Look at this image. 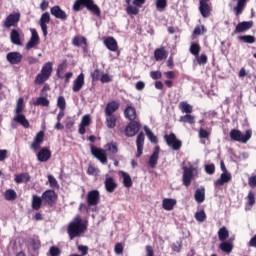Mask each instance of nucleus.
<instances>
[{
  "instance_id": "1",
  "label": "nucleus",
  "mask_w": 256,
  "mask_h": 256,
  "mask_svg": "<svg viewBox=\"0 0 256 256\" xmlns=\"http://www.w3.org/2000/svg\"><path fill=\"white\" fill-rule=\"evenodd\" d=\"M87 231V222H83V219L80 215H77L67 226V234L70 241L77 239Z\"/></svg>"
},
{
  "instance_id": "2",
  "label": "nucleus",
  "mask_w": 256,
  "mask_h": 256,
  "mask_svg": "<svg viewBox=\"0 0 256 256\" xmlns=\"http://www.w3.org/2000/svg\"><path fill=\"white\" fill-rule=\"evenodd\" d=\"M85 8H87L93 15H96V17H101V8L95 4L94 0H75L72 6L73 11L76 13H78V11H83Z\"/></svg>"
},
{
  "instance_id": "3",
  "label": "nucleus",
  "mask_w": 256,
  "mask_h": 256,
  "mask_svg": "<svg viewBox=\"0 0 256 256\" xmlns=\"http://www.w3.org/2000/svg\"><path fill=\"white\" fill-rule=\"evenodd\" d=\"M24 109L25 104H23V98H19L15 109L16 115L14 116L13 121H15V123H19V125H22L24 129H29L31 125L29 124V120H27L25 117V114H23Z\"/></svg>"
},
{
  "instance_id": "4",
  "label": "nucleus",
  "mask_w": 256,
  "mask_h": 256,
  "mask_svg": "<svg viewBox=\"0 0 256 256\" xmlns=\"http://www.w3.org/2000/svg\"><path fill=\"white\" fill-rule=\"evenodd\" d=\"M53 73V63L52 62H46L40 71L39 74L35 77L34 83L35 85H43L45 81H49V77H51V74Z\"/></svg>"
},
{
  "instance_id": "5",
  "label": "nucleus",
  "mask_w": 256,
  "mask_h": 256,
  "mask_svg": "<svg viewBox=\"0 0 256 256\" xmlns=\"http://www.w3.org/2000/svg\"><path fill=\"white\" fill-rule=\"evenodd\" d=\"M230 139L232 141H237L238 143H247L249 139L253 136V131L251 129L246 130L245 134L241 132V130L232 129L229 133Z\"/></svg>"
},
{
  "instance_id": "6",
  "label": "nucleus",
  "mask_w": 256,
  "mask_h": 256,
  "mask_svg": "<svg viewBox=\"0 0 256 256\" xmlns=\"http://www.w3.org/2000/svg\"><path fill=\"white\" fill-rule=\"evenodd\" d=\"M164 140L166 142V145H168V147H171L173 151H179L181 147H183V142L177 139V135H175V133L164 135Z\"/></svg>"
},
{
  "instance_id": "7",
  "label": "nucleus",
  "mask_w": 256,
  "mask_h": 256,
  "mask_svg": "<svg viewBox=\"0 0 256 256\" xmlns=\"http://www.w3.org/2000/svg\"><path fill=\"white\" fill-rule=\"evenodd\" d=\"M182 171H183L182 183H183L184 187H190L191 182L193 181V177H194L193 173L195 172V167L183 166Z\"/></svg>"
},
{
  "instance_id": "8",
  "label": "nucleus",
  "mask_w": 256,
  "mask_h": 256,
  "mask_svg": "<svg viewBox=\"0 0 256 256\" xmlns=\"http://www.w3.org/2000/svg\"><path fill=\"white\" fill-rule=\"evenodd\" d=\"M20 21L21 13H11L6 17L5 21L3 22V26L5 27V29H11V27H17Z\"/></svg>"
},
{
  "instance_id": "9",
  "label": "nucleus",
  "mask_w": 256,
  "mask_h": 256,
  "mask_svg": "<svg viewBox=\"0 0 256 256\" xmlns=\"http://www.w3.org/2000/svg\"><path fill=\"white\" fill-rule=\"evenodd\" d=\"M58 195L55 190L48 189L42 193V200L48 207H53L57 203Z\"/></svg>"
},
{
  "instance_id": "10",
  "label": "nucleus",
  "mask_w": 256,
  "mask_h": 256,
  "mask_svg": "<svg viewBox=\"0 0 256 256\" xmlns=\"http://www.w3.org/2000/svg\"><path fill=\"white\" fill-rule=\"evenodd\" d=\"M139 131H141V123L134 120L130 121V123L125 127L124 134L126 137H135Z\"/></svg>"
},
{
  "instance_id": "11",
  "label": "nucleus",
  "mask_w": 256,
  "mask_h": 256,
  "mask_svg": "<svg viewBox=\"0 0 256 256\" xmlns=\"http://www.w3.org/2000/svg\"><path fill=\"white\" fill-rule=\"evenodd\" d=\"M90 149L93 157L98 159L100 163H103V164L107 163V151L105 149L95 147V145L93 144L90 145Z\"/></svg>"
},
{
  "instance_id": "12",
  "label": "nucleus",
  "mask_w": 256,
  "mask_h": 256,
  "mask_svg": "<svg viewBox=\"0 0 256 256\" xmlns=\"http://www.w3.org/2000/svg\"><path fill=\"white\" fill-rule=\"evenodd\" d=\"M43 141H45V132L41 130L34 137V140L30 145V149H32L34 153H37V151L41 149V145H43Z\"/></svg>"
},
{
  "instance_id": "13",
  "label": "nucleus",
  "mask_w": 256,
  "mask_h": 256,
  "mask_svg": "<svg viewBox=\"0 0 256 256\" xmlns=\"http://www.w3.org/2000/svg\"><path fill=\"white\" fill-rule=\"evenodd\" d=\"M100 199L101 195L99 194V190L89 191L86 197L88 207H95L99 205Z\"/></svg>"
},
{
  "instance_id": "14",
  "label": "nucleus",
  "mask_w": 256,
  "mask_h": 256,
  "mask_svg": "<svg viewBox=\"0 0 256 256\" xmlns=\"http://www.w3.org/2000/svg\"><path fill=\"white\" fill-rule=\"evenodd\" d=\"M50 13L55 17V19H60V21H67V12L61 9V6L56 5L50 8Z\"/></svg>"
},
{
  "instance_id": "15",
  "label": "nucleus",
  "mask_w": 256,
  "mask_h": 256,
  "mask_svg": "<svg viewBox=\"0 0 256 256\" xmlns=\"http://www.w3.org/2000/svg\"><path fill=\"white\" fill-rule=\"evenodd\" d=\"M48 23H51V15L49 14V12H45L40 17V27L42 29V33H43L44 37H47V35H49V32L47 31Z\"/></svg>"
},
{
  "instance_id": "16",
  "label": "nucleus",
  "mask_w": 256,
  "mask_h": 256,
  "mask_svg": "<svg viewBox=\"0 0 256 256\" xmlns=\"http://www.w3.org/2000/svg\"><path fill=\"white\" fill-rule=\"evenodd\" d=\"M6 60L10 65H19L23 61V54L20 52H9L6 55Z\"/></svg>"
},
{
  "instance_id": "17",
  "label": "nucleus",
  "mask_w": 256,
  "mask_h": 256,
  "mask_svg": "<svg viewBox=\"0 0 256 256\" xmlns=\"http://www.w3.org/2000/svg\"><path fill=\"white\" fill-rule=\"evenodd\" d=\"M119 107H121V103H119V101L112 100L106 104L104 114L115 115L116 111H119Z\"/></svg>"
},
{
  "instance_id": "18",
  "label": "nucleus",
  "mask_w": 256,
  "mask_h": 256,
  "mask_svg": "<svg viewBox=\"0 0 256 256\" xmlns=\"http://www.w3.org/2000/svg\"><path fill=\"white\" fill-rule=\"evenodd\" d=\"M252 27L253 21L239 22L234 29L233 35H237V33H245V31H249Z\"/></svg>"
},
{
  "instance_id": "19",
  "label": "nucleus",
  "mask_w": 256,
  "mask_h": 256,
  "mask_svg": "<svg viewBox=\"0 0 256 256\" xmlns=\"http://www.w3.org/2000/svg\"><path fill=\"white\" fill-rule=\"evenodd\" d=\"M51 159V150L47 147L41 148L37 153V160L40 163H47Z\"/></svg>"
},
{
  "instance_id": "20",
  "label": "nucleus",
  "mask_w": 256,
  "mask_h": 256,
  "mask_svg": "<svg viewBox=\"0 0 256 256\" xmlns=\"http://www.w3.org/2000/svg\"><path fill=\"white\" fill-rule=\"evenodd\" d=\"M83 85H85V74L81 73L77 76V78L73 82L72 90L74 93H79L81 89H83Z\"/></svg>"
},
{
  "instance_id": "21",
  "label": "nucleus",
  "mask_w": 256,
  "mask_h": 256,
  "mask_svg": "<svg viewBox=\"0 0 256 256\" xmlns=\"http://www.w3.org/2000/svg\"><path fill=\"white\" fill-rule=\"evenodd\" d=\"M137 153L136 157L139 158L143 155V146L145 145V134L140 132L136 138Z\"/></svg>"
},
{
  "instance_id": "22",
  "label": "nucleus",
  "mask_w": 256,
  "mask_h": 256,
  "mask_svg": "<svg viewBox=\"0 0 256 256\" xmlns=\"http://www.w3.org/2000/svg\"><path fill=\"white\" fill-rule=\"evenodd\" d=\"M105 47L109 50L115 53V51H119V44L117 43V40L113 37H107L104 40Z\"/></svg>"
},
{
  "instance_id": "23",
  "label": "nucleus",
  "mask_w": 256,
  "mask_h": 256,
  "mask_svg": "<svg viewBox=\"0 0 256 256\" xmlns=\"http://www.w3.org/2000/svg\"><path fill=\"white\" fill-rule=\"evenodd\" d=\"M160 151H161V148L159 146H156L154 152L150 156L148 165H149V167H151V169H155L157 167Z\"/></svg>"
},
{
  "instance_id": "24",
  "label": "nucleus",
  "mask_w": 256,
  "mask_h": 256,
  "mask_svg": "<svg viewBox=\"0 0 256 256\" xmlns=\"http://www.w3.org/2000/svg\"><path fill=\"white\" fill-rule=\"evenodd\" d=\"M31 33H32L31 38L26 44L27 50L33 49V47H37V45H39V34L37 33V30L32 29Z\"/></svg>"
},
{
  "instance_id": "25",
  "label": "nucleus",
  "mask_w": 256,
  "mask_h": 256,
  "mask_svg": "<svg viewBox=\"0 0 256 256\" xmlns=\"http://www.w3.org/2000/svg\"><path fill=\"white\" fill-rule=\"evenodd\" d=\"M104 187L107 193H114L115 189H117V182H115V178L113 177H106L104 181Z\"/></svg>"
},
{
  "instance_id": "26",
  "label": "nucleus",
  "mask_w": 256,
  "mask_h": 256,
  "mask_svg": "<svg viewBox=\"0 0 256 256\" xmlns=\"http://www.w3.org/2000/svg\"><path fill=\"white\" fill-rule=\"evenodd\" d=\"M199 11L204 17V19H207V17L211 16V5L208 2H199Z\"/></svg>"
},
{
  "instance_id": "27",
  "label": "nucleus",
  "mask_w": 256,
  "mask_h": 256,
  "mask_svg": "<svg viewBox=\"0 0 256 256\" xmlns=\"http://www.w3.org/2000/svg\"><path fill=\"white\" fill-rule=\"evenodd\" d=\"M124 117L129 121H136L135 119H137V110L135 107L127 105L124 110Z\"/></svg>"
},
{
  "instance_id": "28",
  "label": "nucleus",
  "mask_w": 256,
  "mask_h": 256,
  "mask_svg": "<svg viewBox=\"0 0 256 256\" xmlns=\"http://www.w3.org/2000/svg\"><path fill=\"white\" fill-rule=\"evenodd\" d=\"M43 206V197L37 194L32 195L31 207L33 211H39Z\"/></svg>"
},
{
  "instance_id": "29",
  "label": "nucleus",
  "mask_w": 256,
  "mask_h": 256,
  "mask_svg": "<svg viewBox=\"0 0 256 256\" xmlns=\"http://www.w3.org/2000/svg\"><path fill=\"white\" fill-rule=\"evenodd\" d=\"M169 53L165 50V47L157 48L154 51V58L156 61H163V59H167Z\"/></svg>"
},
{
  "instance_id": "30",
  "label": "nucleus",
  "mask_w": 256,
  "mask_h": 256,
  "mask_svg": "<svg viewBox=\"0 0 256 256\" xmlns=\"http://www.w3.org/2000/svg\"><path fill=\"white\" fill-rule=\"evenodd\" d=\"M14 181L17 184L29 183L31 181V175H29V173L27 172L16 174L14 177Z\"/></svg>"
},
{
  "instance_id": "31",
  "label": "nucleus",
  "mask_w": 256,
  "mask_h": 256,
  "mask_svg": "<svg viewBox=\"0 0 256 256\" xmlns=\"http://www.w3.org/2000/svg\"><path fill=\"white\" fill-rule=\"evenodd\" d=\"M177 205V200L171 198H164L162 200V207L165 211H173V207Z\"/></svg>"
},
{
  "instance_id": "32",
  "label": "nucleus",
  "mask_w": 256,
  "mask_h": 256,
  "mask_svg": "<svg viewBox=\"0 0 256 256\" xmlns=\"http://www.w3.org/2000/svg\"><path fill=\"white\" fill-rule=\"evenodd\" d=\"M232 1H237L236 6L234 7V13L236 16H239L245 10V6L247 5V1L249 0H232Z\"/></svg>"
},
{
  "instance_id": "33",
  "label": "nucleus",
  "mask_w": 256,
  "mask_h": 256,
  "mask_svg": "<svg viewBox=\"0 0 256 256\" xmlns=\"http://www.w3.org/2000/svg\"><path fill=\"white\" fill-rule=\"evenodd\" d=\"M106 117V127H108V129H115V127H117V116L115 114H110V115H105Z\"/></svg>"
},
{
  "instance_id": "34",
  "label": "nucleus",
  "mask_w": 256,
  "mask_h": 256,
  "mask_svg": "<svg viewBox=\"0 0 256 256\" xmlns=\"http://www.w3.org/2000/svg\"><path fill=\"white\" fill-rule=\"evenodd\" d=\"M231 173L229 172H224L221 174L220 178L216 180V185H220L223 186L225 185V183H229V181H231Z\"/></svg>"
},
{
  "instance_id": "35",
  "label": "nucleus",
  "mask_w": 256,
  "mask_h": 256,
  "mask_svg": "<svg viewBox=\"0 0 256 256\" xmlns=\"http://www.w3.org/2000/svg\"><path fill=\"white\" fill-rule=\"evenodd\" d=\"M10 39H11V43H13L14 45H22L21 35L19 34V31L13 29L10 32Z\"/></svg>"
},
{
  "instance_id": "36",
  "label": "nucleus",
  "mask_w": 256,
  "mask_h": 256,
  "mask_svg": "<svg viewBox=\"0 0 256 256\" xmlns=\"http://www.w3.org/2000/svg\"><path fill=\"white\" fill-rule=\"evenodd\" d=\"M194 199L198 203L205 201V188H199L195 191Z\"/></svg>"
},
{
  "instance_id": "37",
  "label": "nucleus",
  "mask_w": 256,
  "mask_h": 256,
  "mask_svg": "<svg viewBox=\"0 0 256 256\" xmlns=\"http://www.w3.org/2000/svg\"><path fill=\"white\" fill-rule=\"evenodd\" d=\"M218 239L221 242L229 239V230H227V227L223 226L218 230Z\"/></svg>"
},
{
  "instance_id": "38",
  "label": "nucleus",
  "mask_w": 256,
  "mask_h": 256,
  "mask_svg": "<svg viewBox=\"0 0 256 256\" xmlns=\"http://www.w3.org/2000/svg\"><path fill=\"white\" fill-rule=\"evenodd\" d=\"M49 99H47V96H41L36 99V101L33 103L35 107H49Z\"/></svg>"
},
{
  "instance_id": "39",
  "label": "nucleus",
  "mask_w": 256,
  "mask_h": 256,
  "mask_svg": "<svg viewBox=\"0 0 256 256\" xmlns=\"http://www.w3.org/2000/svg\"><path fill=\"white\" fill-rule=\"evenodd\" d=\"M219 249H221L223 253H231V251H233V243L224 240L220 243Z\"/></svg>"
},
{
  "instance_id": "40",
  "label": "nucleus",
  "mask_w": 256,
  "mask_h": 256,
  "mask_svg": "<svg viewBox=\"0 0 256 256\" xmlns=\"http://www.w3.org/2000/svg\"><path fill=\"white\" fill-rule=\"evenodd\" d=\"M178 107L180 111H182L183 113H186V115L193 113V106H191V104L185 101L180 102Z\"/></svg>"
},
{
  "instance_id": "41",
  "label": "nucleus",
  "mask_w": 256,
  "mask_h": 256,
  "mask_svg": "<svg viewBox=\"0 0 256 256\" xmlns=\"http://www.w3.org/2000/svg\"><path fill=\"white\" fill-rule=\"evenodd\" d=\"M81 44L87 45V38L84 36H75L72 39V45H74V47H81Z\"/></svg>"
},
{
  "instance_id": "42",
  "label": "nucleus",
  "mask_w": 256,
  "mask_h": 256,
  "mask_svg": "<svg viewBox=\"0 0 256 256\" xmlns=\"http://www.w3.org/2000/svg\"><path fill=\"white\" fill-rule=\"evenodd\" d=\"M189 51L191 55H194V57H199V53H201V45H199V43H192Z\"/></svg>"
},
{
  "instance_id": "43",
  "label": "nucleus",
  "mask_w": 256,
  "mask_h": 256,
  "mask_svg": "<svg viewBox=\"0 0 256 256\" xmlns=\"http://www.w3.org/2000/svg\"><path fill=\"white\" fill-rule=\"evenodd\" d=\"M122 177H123V185L127 189L133 187V180H131V176L127 174L126 172H122Z\"/></svg>"
},
{
  "instance_id": "44",
  "label": "nucleus",
  "mask_w": 256,
  "mask_h": 256,
  "mask_svg": "<svg viewBox=\"0 0 256 256\" xmlns=\"http://www.w3.org/2000/svg\"><path fill=\"white\" fill-rule=\"evenodd\" d=\"M4 199H6V201H15V199H17V192H15L13 189L6 190Z\"/></svg>"
},
{
  "instance_id": "45",
  "label": "nucleus",
  "mask_w": 256,
  "mask_h": 256,
  "mask_svg": "<svg viewBox=\"0 0 256 256\" xmlns=\"http://www.w3.org/2000/svg\"><path fill=\"white\" fill-rule=\"evenodd\" d=\"M180 123H189V125H195V116L186 114L179 119Z\"/></svg>"
},
{
  "instance_id": "46",
  "label": "nucleus",
  "mask_w": 256,
  "mask_h": 256,
  "mask_svg": "<svg viewBox=\"0 0 256 256\" xmlns=\"http://www.w3.org/2000/svg\"><path fill=\"white\" fill-rule=\"evenodd\" d=\"M238 40L242 41V43H249L251 45L255 43L256 38L253 35H243V36H238Z\"/></svg>"
},
{
  "instance_id": "47",
  "label": "nucleus",
  "mask_w": 256,
  "mask_h": 256,
  "mask_svg": "<svg viewBox=\"0 0 256 256\" xmlns=\"http://www.w3.org/2000/svg\"><path fill=\"white\" fill-rule=\"evenodd\" d=\"M144 131H145L149 141H151V143H159L157 136H155V134L147 126L144 127Z\"/></svg>"
},
{
  "instance_id": "48",
  "label": "nucleus",
  "mask_w": 256,
  "mask_h": 256,
  "mask_svg": "<svg viewBox=\"0 0 256 256\" xmlns=\"http://www.w3.org/2000/svg\"><path fill=\"white\" fill-rule=\"evenodd\" d=\"M29 243L34 251H39L41 249V240L38 238H30Z\"/></svg>"
},
{
  "instance_id": "49",
  "label": "nucleus",
  "mask_w": 256,
  "mask_h": 256,
  "mask_svg": "<svg viewBox=\"0 0 256 256\" xmlns=\"http://www.w3.org/2000/svg\"><path fill=\"white\" fill-rule=\"evenodd\" d=\"M194 217L198 223H203V221L207 219V214L205 213V210H200L195 213Z\"/></svg>"
},
{
  "instance_id": "50",
  "label": "nucleus",
  "mask_w": 256,
  "mask_h": 256,
  "mask_svg": "<svg viewBox=\"0 0 256 256\" xmlns=\"http://www.w3.org/2000/svg\"><path fill=\"white\" fill-rule=\"evenodd\" d=\"M65 69H67V60H63V62L58 65L56 77H61V73H65Z\"/></svg>"
},
{
  "instance_id": "51",
  "label": "nucleus",
  "mask_w": 256,
  "mask_h": 256,
  "mask_svg": "<svg viewBox=\"0 0 256 256\" xmlns=\"http://www.w3.org/2000/svg\"><path fill=\"white\" fill-rule=\"evenodd\" d=\"M48 183L51 189H59V182L53 175H48Z\"/></svg>"
},
{
  "instance_id": "52",
  "label": "nucleus",
  "mask_w": 256,
  "mask_h": 256,
  "mask_svg": "<svg viewBox=\"0 0 256 256\" xmlns=\"http://www.w3.org/2000/svg\"><path fill=\"white\" fill-rule=\"evenodd\" d=\"M247 203L246 207H253L255 204V193L253 191H249L248 196L246 197Z\"/></svg>"
},
{
  "instance_id": "53",
  "label": "nucleus",
  "mask_w": 256,
  "mask_h": 256,
  "mask_svg": "<svg viewBox=\"0 0 256 256\" xmlns=\"http://www.w3.org/2000/svg\"><path fill=\"white\" fill-rule=\"evenodd\" d=\"M57 107L61 109V111H65V108L67 107V102L65 101V97L59 96L57 100Z\"/></svg>"
},
{
  "instance_id": "54",
  "label": "nucleus",
  "mask_w": 256,
  "mask_h": 256,
  "mask_svg": "<svg viewBox=\"0 0 256 256\" xmlns=\"http://www.w3.org/2000/svg\"><path fill=\"white\" fill-rule=\"evenodd\" d=\"M107 147H108V151L112 153V155H117V153H119V148H117V143H113V142L108 143Z\"/></svg>"
},
{
  "instance_id": "55",
  "label": "nucleus",
  "mask_w": 256,
  "mask_h": 256,
  "mask_svg": "<svg viewBox=\"0 0 256 256\" xmlns=\"http://www.w3.org/2000/svg\"><path fill=\"white\" fill-rule=\"evenodd\" d=\"M127 15H139V8L137 6H127L126 8Z\"/></svg>"
},
{
  "instance_id": "56",
  "label": "nucleus",
  "mask_w": 256,
  "mask_h": 256,
  "mask_svg": "<svg viewBox=\"0 0 256 256\" xmlns=\"http://www.w3.org/2000/svg\"><path fill=\"white\" fill-rule=\"evenodd\" d=\"M195 57L198 65H207V61H208L207 55L202 54L199 56L198 54V56H195Z\"/></svg>"
},
{
  "instance_id": "57",
  "label": "nucleus",
  "mask_w": 256,
  "mask_h": 256,
  "mask_svg": "<svg viewBox=\"0 0 256 256\" xmlns=\"http://www.w3.org/2000/svg\"><path fill=\"white\" fill-rule=\"evenodd\" d=\"M150 77L154 81H157V79H162L163 78V73H161V71H151L150 72Z\"/></svg>"
},
{
  "instance_id": "58",
  "label": "nucleus",
  "mask_w": 256,
  "mask_h": 256,
  "mask_svg": "<svg viewBox=\"0 0 256 256\" xmlns=\"http://www.w3.org/2000/svg\"><path fill=\"white\" fill-rule=\"evenodd\" d=\"M81 125H84L85 127H89L91 125V116L86 114L82 117Z\"/></svg>"
},
{
  "instance_id": "59",
  "label": "nucleus",
  "mask_w": 256,
  "mask_h": 256,
  "mask_svg": "<svg viewBox=\"0 0 256 256\" xmlns=\"http://www.w3.org/2000/svg\"><path fill=\"white\" fill-rule=\"evenodd\" d=\"M49 253L51 256H59L61 255V249L57 246H52L49 249Z\"/></svg>"
},
{
  "instance_id": "60",
  "label": "nucleus",
  "mask_w": 256,
  "mask_h": 256,
  "mask_svg": "<svg viewBox=\"0 0 256 256\" xmlns=\"http://www.w3.org/2000/svg\"><path fill=\"white\" fill-rule=\"evenodd\" d=\"M114 253L116 255H123V244L122 243H116L114 247Z\"/></svg>"
},
{
  "instance_id": "61",
  "label": "nucleus",
  "mask_w": 256,
  "mask_h": 256,
  "mask_svg": "<svg viewBox=\"0 0 256 256\" xmlns=\"http://www.w3.org/2000/svg\"><path fill=\"white\" fill-rule=\"evenodd\" d=\"M99 173V168H96L93 165H89L87 169V174L88 175H98Z\"/></svg>"
},
{
  "instance_id": "62",
  "label": "nucleus",
  "mask_w": 256,
  "mask_h": 256,
  "mask_svg": "<svg viewBox=\"0 0 256 256\" xmlns=\"http://www.w3.org/2000/svg\"><path fill=\"white\" fill-rule=\"evenodd\" d=\"M101 70L99 69H95L92 73H91V77L93 79V81H99V79H101Z\"/></svg>"
},
{
  "instance_id": "63",
  "label": "nucleus",
  "mask_w": 256,
  "mask_h": 256,
  "mask_svg": "<svg viewBox=\"0 0 256 256\" xmlns=\"http://www.w3.org/2000/svg\"><path fill=\"white\" fill-rule=\"evenodd\" d=\"M205 171L208 175H213L215 173V164H207L205 166Z\"/></svg>"
},
{
  "instance_id": "64",
  "label": "nucleus",
  "mask_w": 256,
  "mask_h": 256,
  "mask_svg": "<svg viewBox=\"0 0 256 256\" xmlns=\"http://www.w3.org/2000/svg\"><path fill=\"white\" fill-rule=\"evenodd\" d=\"M157 9H165L167 7V0H156Z\"/></svg>"
}]
</instances>
